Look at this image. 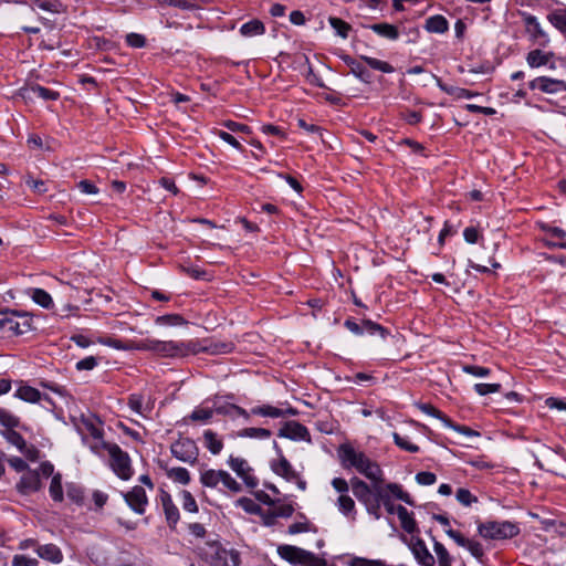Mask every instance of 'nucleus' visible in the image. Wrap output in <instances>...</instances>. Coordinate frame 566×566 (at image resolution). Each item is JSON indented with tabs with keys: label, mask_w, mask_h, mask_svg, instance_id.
<instances>
[{
	"label": "nucleus",
	"mask_w": 566,
	"mask_h": 566,
	"mask_svg": "<svg viewBox=\"0 0 566 566\" xmlns=\"http://www.w3.org/2000/svg\"><path fill=\"white\" fill-rule=\"evenodd\" d=\"M531 90H538L546 94H558L566 92V81L538 76L528 83Z\"/></svg>",
	"instance_id": "nucleus-13"
},
{
	"label": "nucleus",
	"mask_w": 566,
	"mask_h": 566,
	"mask_svg": "<svg viewBox=\"0 0 566 566\" xmlns=\"http://www.w3.org/2000/svg\"><path fill=\"white\" fill-rule=\"evenodd\" d=\"M49 492L54 501L61 502L63 500V490L60 474L53 475Z\"/></svg>",
	"instance_id": "nucleus-54"
},
{
	"label": "nucleus",
	"mask_w": 566,
	"mask_h": 566,
	"mask_svg": "<svg viewBox=\"0 0 566 566\" xmlns=\"http://www.w3.org/2000/svg\"><path fill=\"white\" fill-rule=\"evenodd\" d=\"M458 502L464 506H470L472 503L478 502V497L473 495L468 489L460 488L455 493Z\"/></svg>",
	"instance_id": "nucleus-59"
},
{
	"label": "nucleus",
	"mask_w": 566,
	"mask_h": 566,
	"mask_svg": "<svg viewBox=\"0 0 566 566\" xmlns=\"http://www.w3.org/2000/svg\"><path fill=\"white\" fill-rule=\"evenodd\" d=\"M14 397L30 403H36L42 399V395L36 388L23 382H20Z\"/></svg>",
	"instance_id": "nucleus-24"
},
{
	"label": "nucleus",
	"mask_w": 566,
	"mask_h": 566,
	"mask_svg": "<svg viewBox=\"0 0 566 566\" xmlns=\"http://www.w3.org/2000/svg\"><path fill=\"white\" fill-rule=\"evenodd\" d=\"M375 497L377 499V501H379L380 505L385 506L386 511L389 514L396 513L397 506H395L394 503L391 502V496L389 495V493L382 489V484L380 485V488L375 489Z\"/></svg>",
	"instance_id": "nucleus-41"
},
{
	"label": "nucleus",
	"mask_w": 566,
	"mask_h": 566,
	"mask_svg": "<svg viewBox=\"0 0 566 566\" xmlns=\"http://www.w3.org/2000/svg\"><path fill=\"white\" fill-rule=\"evenodd\" d=\"M38 560L24 555H15L12 559V566H36Z\"/></svg>",
	"instance_id": "nucleus-64"
},
{
	"label": "nucleus",
	"mask_w": 566,
	"mask_h": 566,
	"mask_svg": "<svg viewBox=\"0 0 566 566\" xmlns=\"http://www.w3.org/2000/svg\"><path fill=\"white\" fill-rule=\"evenodd\" d=\"M370 30H373L376 34H378L381 38L388 39V40H397L399 38V31L397 27L390 23H375L371 25H368Z\"/></svg>",
	"instance_id": "nucleus-32"
},
{
	"label": "nucleus",
	"mask_w": 566,
	"mask_h": 566,
	"mask_svg": "<svg viewBox=\"0 0 566 566\" xmlns=\"http://www.w3.org/2000/svg\"><path fill=\"white\" fill-rule=\"evenodd\" d=\"M361 327H363V334L367 333V334L374 335L376 333H379L382 338H385L386 335L388 334V332L382 326H380L379 324H376L369 319L363 321Z\"/></svg>",
	"instance_id": "nucleus-58"
},
{
	"label": "nucleus",
	"mask_w": 566,
	"mask_h": 566,
	"mask_svg": "<svg viewBox=\"0 0 566 566\" xmlns=\"http://www.w3.org/2000/svg\"><path fill=\"white\" fill-rule=\"evenodd\" d=\"M180 496H181V505L185 511L190 512V513L198 512L197 502L189 491H187V490L181 491Z\"/></svg>",
	"instance_id": "nucleus-55"
},
{
	"label": "nucleus",
	"mask_w": 566,
	"mask_h": 566,
	"mask_svg": "<svg viewBox=\"0 0 566 566\" xmlns=\"http://www.w3.org/2000/svg\"><path fill=\"white\" fill-rule=\"evenodd\" d=\"M396 514L398 515L401 527L403 528L405 532L413 534L418 531V526L412 516V513L408 512V510L405 506L398 505L396 509Z\"/></svg>",
	"instance_id": "nucleus-26"
},
{
	"label": "nucleus",
	"mask_w": 566,
	"mask_h": 566,
	"mask_svg": "<svg viewBox=\"0 0 566 566\" xmlns=\"http://www.w3.org/2000/svg\"><path fill=\"white\" fill-rule=\"evenodd\" d=\"M212 407H213L214 413H218V415L229 416L232 418L240 416V417H243L245 420H249V418H250V413L247 410H244L243 408H241L237 405L230 403V402L222 401L219 398H216L212 400Z\"/></svg>",
	"instance_id": "nucleus-16"
},
{
	"label": "nucleus",
	"mask_w": 566,
	"mask_h": 566,
	"mask_svg": "<svg viewBox=\"0 0 566 566\" xmlns=\"http://www.w3.org/2000/svg\"><path fill=\"white\" fill-rule=\"evenodd\" d=\"M29 296L43 308L53 307V300L51 295L43 289L33 287L28 291Z\"/></svg>",
	"instance_id": "nucleus-34"
},
{
	"label": "nucleus",
	"mask_w": 566,
	"mask_h": 566,
	"mask_svg": "<svg viewBox=\"0 0 566 566\" xmlns=\"http://www.w3.org/2000/svg\"><path fill=\"white\" fill-rule=\"evenodd\" d=\"M221 470L208 469L201 472L200 482L206 488L216 489L220 484Z\"/></svg>",
	"instance_id": "nucleus-38"
},
{
	"label": "nucleus",
	"mask_w": 566,
	"mask_h": 566,
	"mask_svg": "<svg viewBox=\"0 0 566 566\" xmlns=\"http://www.w3.org/2000/svg\"><path fill=\"white\" fill-rule=\"evenodd\" d=\"M32 319L27 313L11 311L0 317V332L10 335H22L31 329Z\"/></svg>",
	"instance_id": "nucleus-5"
},
{
	"label": "nucleus",
	"mask_w": 566,
	"mask_h": 566,
	"mask_svg": "<svg viewBox=\"0 0 566 566\" xmlns=\"http://www.w3.org/2000/svg\"><path fill=\"white\" fill-rule=\"evenodd\" d=\"M98 343L118 350H138L139 346V342L129 340L124 343L120 339L112 337H101L98 338Z\"/></svg>",
	"instance_id": "nucleus-33"
},
{
	"label": "nucleus",
	"mask_w": 566,
	"mask_h": 566,
	"mask_svg": "<svg viewBox=\"0 0 566 566\" xmlns=\"http://www.w3.org/2000/svg\"><path fill=\"white\" fill-rule=\"evenodd\" d=\"M128 407L137 415L147 418L153 410L150 403H144L142 395L133 394L128 397Z\"/></svg>",
	"instance_id": "nucleus-28"
},
{
	"label": "nucleus",
	"mask_w": 566,
	"mask_h": 566,
	"mask_svg": "<svg viewBox=\"0 0 566 566\" xmlns=\"http://www.w3.org/2000/svg\"><path fill=\"white\" fill-rule=\"evenodd\" d=\"M343 61L350 67V72L364 83L370 82V73L368 70L358 61L353 57L346 55L343 57Z\"/></svg>",
	"instance_id": "nucleus-31"
},
{
	"label": "nucleus",
	"mask_w": 566,
	"mask_h": 566,
	"mask_svg": "<svg viewBox=\"0 0 566 566\" xmlns=\"http://www.w3.org/2000/svg\"><path fill=\"white\" fill-rule=\"evenodd\" d=\"M411 551L416 559L423 566H433L434 557L428 551L424 542L420 538L412 539Z\"/></svg>",
	"instance_id": "nucleus-18"
},
{
	"label": "nucleus",
	"mask_w": 566,
	"mask_h": 566,
	"mask_svg": "<svg viewBox=\"0 0 566 566\" xmlns=\"http://www.w3.org/2000/svg\"><path fill=\"white\" fill-rule=\"evenodd\" d=\"M279 436L291 439V440L310 441V432H308L307 428L296 421L286 422L281 428Z\"/></svg>",
	"instance_id": "nucleus-17"
},
{
	"label": "nucleus",
	"mask_w": 566,
	"mask_h": 566,
	"mask_svg": "<svg viewBox=\"0 0 566 566\" xmlns=\"http://www.w3.org/2000/svg\"><path fill=\"white\" fill-rule=\"evenodd\" d=\"M553 57V52H544L539 49H535L527 53L526 62L531 67L536 69L546 65Z\"/></svg>",
	"instance_id": "nucleus-23"
},
{
	"label": "nucleus",
	"mask_w": 566,
	"mask_h": 566,
	"mask_svg": "<svg viewBox=\"0 0 566 566\" xmlns=\"http://www.w3.org/2000/svg\"><path fill=\"white\" fill-rule=\"evenodd\" d=\"M382 489L388 492L391 497L398 499L409 505H413L411 496L402 490L401 485L397 483H382Z\"/></svg>",
	"instance_id": "nucleus-37"
},
{
	"label": "nucleus",
	"mask_w": 566,
	"mask_h": 566,
	"mask_svg": "<svg viewBox=\"0 0 566 566\" xmlns=\"http://www.w3.org/2000/svg\"><path fill=\"white\" fill-rule=\"evenodd\" d=\"M220 484L232 493H239L242 491L241 484L224 470H221Z\"/></svg>",
	"instance_id": "nucleus-51"
},
{
	"label": "nucleus",
	"mask_w": 566,
	"mask_h": 566,
	"mask_svg": "<svg viewBox=\"0 0 566 566\" xmlns=\"http://www.w3.org/2000/svg\"><path fill=\"white\" fill-rule=\"evenodd\" d=\"M251 415L254 416H262V417H270V418H281L284 417L286 413L295 415V411L293 409H289L284 411L283 409L270 406V405H263V406H256L253 407L250 411Z\"/></svg>",
	"instance_id": "nucleus-25"
},
{
	"label": "nucleus",
	"mask_w": 566,
	"mask_h": 566,
	"mask_svg": "<svg viewBox=\"0 0 566 566\" xmlns=\"http://www.w3.org/2000/svg\"><path fill=\"white\" fill-rule=\"evenodd\" d=\"M61 4L57 2H50V1H43V0H33L32 1V9H41L44 11L57 13L60 12Z\"/></svg>",
	"instance_id": "nucleus-61"
},
{
	"label": "nucleus",
	"mask_w": 566,
	"mask_h": 566,
	"mask_svg": "<svg viewBox=\"0 0 566 566\" xmlns=\"http://www.w3.org/2000/svg\"><path fill=\"white\" fill-rule=\"evenodd\" d=\"M128 506L137 514H144L148 504V499L144 488L136 485L129 492L124 494Z\"/></svg>",
	"instance_id": "nucleus-14"
},
{
	"label": "nucleus",
	"mask_w": 566,
	"mask_h": 566,
	"mask_svg": "<svg viewBox=\"0 0 566 566\" xmlns=\"http://www.w3.org/2000/svg\"><path fill=\"white\" fill-rule=\"evenodd\" d=\"M384 481L371 482V484L366 483L361 479L354 476L350 479V489L355 497L361 503L365 504L375 496V489L380 488Z\"/></svg>",
	"instance_id": "nucleus-12"
},
{
	"label": "nucleus",
	"mask_w": 566,
	"mask_h": 566,
	"mask_svg": "<svg viewBox=\"0 0 566 566\" xmlns=\"http://www.w3.org/2000/svg\"><path fill=\"white\" fill-rule=\"evenodd\" d=\"M167 475L170 480L182 485L190 482V473L186 468H172L168 470Z\"/></svg>",
	"instance_id": "nucleus-46"
},
{
	"label": "nucleus",
	"mask_w": 566,
	"mask_h": 566,
	"mask_svg": "<svg viewBox=\"0 0 566 566\" xmlns=\"http://www.w3.org/2000/svg\"><path fill=\"white\" fill-rule=\"evenodd\" d=\"M60 94L50 88L43 87L41 85H32L29 88L24 90L23 97L33 99V98H42L44 101H55L57 99Z\"/></svg>",
	"instance_id": "nucleus-20"
},
{
	"label": "nucleus",
	"mask_w": 566,
	"mask_h": 566,
	"mask_svg": "<svg viewBox=\"0 0 566 566\" xmlns=\"http://www.w3.org/2000/svg\"><path fill=\"white\" fill-rule=\"evenodd\" d=\"M85 446H87L92 452H94L97 455H102V452L106 450L108 452V447H113L114 443H107L103 440V432L99 434L98 438H91L87 439V442H83Z\"/></svg>",
	"instance_id": "nucleus-44"
},
{
	"label": "nucleus",
	"mask_w": 566,
	"mask_h": 566,
	"mask_svg": "<svg viewBox=\"0 0 566 566\" xmlns=\"http://www.w3.org/2000/svg\"><path fill=\"white\" fill-rule=\"evenodd\" d=\"M196 344L192 342L158 340L146 338L139 342L138 350H150L161 357H184L196 353Z\"/></svg>",
	"instance_id": "nucleus-2"
},
{
	"label": "nucleus",
	"mask_w": 566,
	"mask_h": 566,
	"mask_svg": "<svg viewBox=\"0 0 566 566\" xmlns=\"http://www.w3.org/2000/svg\"><path fill=\"white\" fill-rule=\"evenodd\" d=\"M228 465L232 471L237 473L239 478L243 480L248 488L253 489L259 484L258 479L253 474L252 468L249 465L245 459L230 455Z\"/></svg>",
	"instance_id": "nucleus-10"
},
{
	"label": "nucleus",
	"mask_w": 566,
	"mask_h": 566,
	"mask_svg": "<svg viewBox=\"0 0 566 566\" xmlns=\"http://www.w3.org/2000/svg\"><path fill=\"white\" fill-rule=\"evenodd\" d=\"M418 408L423 413H426L428 416H431V417H434V418H438L439 420H441L444 423V426H451V420L444 413H442L439 409L433 407L432 405H430V403H420V405H418Z\"/></svg>",
	"instance_id": "nucleus-49"
},
{
	"label": "nucleus",
	"mask_w": 566,
	"mask_h": 566,
	"mask_svg": "<svg viewBox=\"0 0 566 566\" xmlns=\"http://www.w3.org/2000/svg\"><path fill=\"white\" fill-rule=\"evenodd\" d=\"M440 87L446 93H448L449 95H453L457 98H472V97L479 95V93H476V92H472V91H469V90L462 88V87H447V86H442V85H440Z\"/></svg>",
	"instance_id": "nucleus-56"
},
{
	"label": "nucleus",
	"mask_w": 566,
	"mask_h": 566,
	"mask_svg": "<svg viewBox=\"0 0 566 566\" xmlns=\"http://www.w3.org/2000/svg\"><path fill=\"white\" fill-rule=\"evenodd\" d=\"M2 437L12 446H14L22 454H24L28 459L34 460L36 458V449L34 447H29L23 437L17 432L14 429L12 430H3Z\"/></svg>",
	"instance_id": "nucleus-15"
},
{
	"label": "nucleus",
	"mask_w": 566,
	"mask_h": 566,
	"mask_svg": "<svg viewBox=\"0 0 566 566\" xmlns=\"http://www.w3.org/2000/svg\"><path fill=\"white\" fill-rule=\"evenodd\" d=\"M474 390L480 396L499 392L501 390L500 384H475Z\"/></svg>",
	"instance_id": "nucleus-62"
},
{
	"label": "nucleus",
	"mask_w": 566,
	"mask_h": 566,
	"mask_svg": "<svg viewBox=\"0 0 566 566\" xmlns=\"http://www.w3.org/2000/svg\"><path fill=\"white\" fill-rule=\"evenodd\" d=\"M547 20L566 36V9H559L551 12Z\"/></svg>",
	"instance_id": "nucleus-40"
},
{
	"label": "nucleus",
	"mask_w": 566,
	"mask_h": 566,
	"mask_svg": "<svg viewBox=\"0 0 566 566\" xmlns=\"http://www.w3.org/2000/svg\"><path fill=\"white\" fill-rule=\"evenodd\" d=\"M328 22L338 36H340L343 39L348 38V33L352 30L350 24H348L346 21L342 20L340 18H336V17H329Z\"/></svg>",
	"instance_id": "nucleus-42"
},
{
	"label": "nucleus",
	"mask_w": 566,
	"mask_h": 566,
	"mask_svg": "<svg viewBox=\"0 0 566 566\" xmlns=\"http://www.w3.org/2000/svg\"><path fill=\"white\" fill-rule=\"evenodd\" d=\"M463 371L474 377H486L491 373L489 368L476 365H465L463 366Z\"/></svg>",
	"instance_id": "nucleus-63"
},
{
	"label": "nucleus",
	"mask_w": 566,
	"mask_h": 566,
	"mask_svg": "<svg viewBox=\"0 0 566 566\" xmlns=\"http://www.w3.org/2000/svg\"><path fill=\"white\" fill-rule=\"evenodd\" d=\"M523 22L525 24L526 33L530 40L539 46H546L549 43L548 34L543 30L536 17L523 13Z\"/></svg>",
	"instance_id": "nucleus-11"
},
{
	"label": "nucleus",
	"mask_w": 566,
	"mask_h": 566,
	"mask_svg": "<svg viewBox=\"0 0 566 566\" xmlns=\"http://www.w3.org/2000/svg\"><path fill=\"white\" fill-rule=\"evenodd\" d=\"M157 325H182L186 323L184 317L179 314H167L158 316L155 319Z\"/></svg>",
	"instance_id": "nucleus-57"
},
{
	"label": "nucleus",
	"mask_w": 566,
	"mask_h": 566,
	"mask_svg": "<svg viewBox=\"0 0 566 566\" xmlns=\"http://www.w3.org/2000/svg\"><path fill=\"white\" fill-rule=\"evenodd\" d=\"M205 447L214 455L219 454L223 449V442L212 430L203 432Z\"/></svg>",
	"instance_id": "nucleus-35"
},
{
	"label": "nucleus",
	"mask_w": 566,
	"mask_h": 566,
	"mask_svg": "<svg viewBox=\"0 0 566 566\" xmlns=\"http://www.w3.org/2000/svg\"><path fill=\"white\" fill-rule=\"evenodd\" d=\"M41 486L40 475L35 471H27L18 484V489L23 494L38 491Z\"/></svg>",
	"instance_id": "nucleus-19"
},
{
	"label": "nucleus",
	"mask_w": 566,
	"mask_h": 566,
	"mask_svg": "<svg viewBox=\"0 0 566 566\" xmlns=\"http://www.w3.org/2000/svg\"><path fill=\"white\" fill-rule=\"evenodd\" d=\"M241 438H251V439H260L265 440L271 437V431L264 428H245L242 429L239 433Z\"/></svg>",
	"instance_id": "nucleus-43"
},
{
	"label": "nucleus",
	"mask_w": 566,
	"mask_h": 566,
	"mask_svg": "<svg viewBox=\"0 0 566 566\" xmlns=\"http://www.w3.org/2000/svg\"><path fill=\"white\" fill-rule=\"evenodd\" d=\"M207 558L211 566H238L240 564L237 552L228 551L217 544L211 545V554Z\"/></svg>",
	"instance_id": "nucleus-9"
},
{
	"label": "nucleus",
	"mask_w": 566,
	"mask_h": 566,
	"mask_svg": "<svg viewBox=\"0 0 566 566\" xmlns=\"http://www.w3.org/2000/svg\"><path fill=\"white\" fill-rule=\"evenodd\" d=\"M85 446H87L92 452H94L97 455H102V452L106 450L108 452V447H113L114 443H107L103 440V432L99 434L98 438H91L87 439V442H83Z\"/></svg>",
	"instance_id": "nucleus-45"
},
{
	"label": "nucleus",
	"mask_w": 566,
	"mask_h": 566,
	"mask_svg": "<svg viewBox=\"0 0 566 566\" xmlns=\"http://www.w3.org/2000/svg\"><path fill=\"white\" fill-rule=\"evenodd\" d=\"M265 32V27L262 21L254 19L251 20L240 28V33L243 36L251 38L255 35H262Z\"/></svg>",
	"instance_id": "nucleus-36"
},
{
	"label": "nucleus",
	"mask_w": 566,
	"mask_h": 566,
	"mask_svg": "<svg viewBox=\"0 0 566 566\" xmlns=\"http://www.w3.org/2000/svg\"><path fill=\"white\" fill-rule=\"evenodd\" d=\"M0 423L6 428V430H12L21 427L20 419L3 408H0Z\"/></svg>",
	"instance_id": "nucleus-47"
},
{
	"label": "nucleus",
	"mask_w": 566,
	"mask_h": 566,
	"mask_svg": "<svg viewBox=\"0 0 566 566\" xmlns=\"http://www.w3.org/2000/svg\"><path fill=\"white\" fill-rule=\"evenodd\" d=\"M109 464L114 473L122 480H129L133 476V468L128 453L124 452L119 446L108 447Z\"/></svg>",
	"instance_id": "nucleus-6"
},
{
	"label": "nucleus",
	"mask_w": 566,
	"mask_h": 566,
	"mask_svg": "<svg viewBox=\"0 0 566 566\" xmlns=\"http://www.w3.org/2000/svg\"><path fill=\"white\" fill-rule=\"evenodd\" d=\"M336 506L345 516L352 515V518H355V501L348 494L339 495L336 501Z\"/></svg>",
	"instance_id": "nucleus-39"
},
{
	"label": "nucleus",
	"mask_w": 566,
	"mask_h": 566,
	"mask_svg": "<svg viewBox=\"0 0 566 566\" xmlns=\"http://www.w3.org/2000/svg\"><path fill=\"white\" fill-rule=\"evenodd\" d=\"M360 59L365 61L371 69L384 72V73H392L395 71L394 66L390 65L388 62L361 55Z\"/></svg>",
	"instance_id": "nucleus-48"
},
{
	"label": "nucleus",
	"mask_w": 566,
	"mask_h": 566,
	"mask_svg": "<svg viewBox=\"0 0 566 566\" xmlns=\"http://www.w3.org/2000/svg\"><path fill=\"white\" fill-rule=\"evenodd\" d=\"M433 551L437 555L439 566H451L452 557L440 542L434 541Z\"/></svg>",
	"instance_id": "nucleus-50"
},
{
	"label": "nucleus",
	"mask_w": 566,
	"mask_h": 566,
	"mask_svg": "<svg viewBox=\"0 0 566 566\" xmlns=\"http://www.w3.org/2000/svg\"><path fill=\"white\" fill-rule=\"evenodd\" d=\"M395 443L401 448L402 450H406L408 452H418L419 447L417 444L411 443L407 438L401 437L399 433L394 432L392 434Z\"/></svg>",
	"instance_id": "nucleus-60"
},
{
	"label": "nucleus",
	"mask_w": 566,
	"mask_h": 566,
	"mask_svg": "<svg viewBox=\"0 0 566 566\" xmlns=\"http://www.w3.org/2000/svg\"><path fill=\"white\" fill-rule=\"evenodd\" d=\"M213 407L198 406L188 416V420L192 422H199L202 424L209 423L213 417Z\"/></svg>",
	"instance_id": "nucleus-30"
},
{
	"label": "nucleus",
	"mask_w": 566,
	"mask_h": 566,
	"mask_svg": "<svg viewBox=\"0 0 566 566\" xmlns=\"http://www.w3.org/2000/svg\"><path fill=\"white\" fill-rule=\"evenodd\" d=\"M161 503L166 520L170 526H175L179 521V511L174 504L171 496L167 493L161 495Z\"/></svg>",
	"instance_id": "nucleus-27"
},
{
	"label": "nucleus",
	"mask_w": 566,
	"mask_h": 566,
	"mask_svg": "<svg viewBox=\"0 0 566 566\" xmlns=\"http://www.w3.org/2000/svg\"><path fill=\"white\" fill-rule=\"evenodd\" d=\"M272 470L275 474L284 478L286 481H294L298 479V473L284 457H281L276 463L272 464Z\"/></svg>",
	"instance_id": "nucleus-22"
},
{
	"label": "nucleus",
	"mask_w": 566,
	"mask_h": 566,
	"mask_svg": "<svg viewBox=\"0 0 566 566\" xmlns=\"http://www.w3.org/2000/svg\"><path fill=\"white\" fill-rule=\"evenodd\" d=\"M279 556L295 566H325V560L314 553L293 545L277 546Z\"/></svg>",
	"instance_id": "nucleus-3"
},
{
	"label": "nucleus",
	"mask_w": 566,
	"mask_h": 566,
	"mask_svg": "<svg viewBox=\"0 0 566 566\" xmlns=\"http://www.w3.org/2000/svg\"><path fill=\"white\" fill-rule=\"evenodd\" d=\"M35 552L42 559L54 564H60L63 560L61 549L54 544L38 545Z\"/></svg>",
	"instance_id": "nucleus-21"
},
{
	"label": "nucleus",
	"mask_w": 566,
	"mask_h": 566,
	"mask_svg": "<svg viewBox=\"0 0 566 566\" xmlns=\"http://www.w3.org/2000/svg\"><path fill=\"white\" fill-rule=\"evenodd\" d=\"M338 457L345 469H355L371 482L384 481V472L379 464L353 446L342 444L338 448Z\"/></svg>",
	"instance_id": "nucleus-1"
},
{
	"label": "nucleus",
	"mask_w": 566,
	"mask_h": 566,
	"mask_svg": "<svg viewBox=\"0 0 566 566\" xmlns=\"http://www.w3.org/2000/svg\"><path fill=\"white\" fill-rule=\"evenodd\" d=\"M478 532L485 539H507L516 536L520 533V527L510 521H490L480 523Z\"/></svg>",
	"instance_id": "nucleus-4"
},
{
	"label": "nucleus",
	"mask_w": 566,
	"mask_h": 566,
	"mask_svg": "<svg viewBox=\"0 0 566 566\" xmlns=\"http://www.w3.org/2000/svg\"><path fill=\"white\" fill-rule=\"evenodd\" d=\"M424 29L431 33H444L449 29V22L443 15L436 14L426 20Z\"/></svg>",
	"instance_id": "nucleus-29"
},
{
	"label": "nucleus",
	"mask_w": 566,
	"mask_h": 566,
	"mask_svg": "<svg viewBox=\"0 0 566 566\" xmlns=\"http://www.w3.org/2000/svg\"><path fill=\"white\" fill-rule=\"evenodd\" d=\"M220 484L232 493H239L242 491L241 484L224 470H221Z\"/></svg>",
	"instance_id": "nucleus-52"
},
{
	"label": "nucleus",
	"mask_w": 566,
	"mask_h": 566,
	"mask_svg": "<svg viewBox=\"0 0 566 566\" xmlns=\"http://www.w3.org/2000/svg\"><path fill=\"white\" fill-rule=\"evenodd\" d=\"M74 426L83 442H87L91 438H98L103 431L101 422L93 416H81L74 421Z\"/></svg>",
	"instance_id": "nucleus-8"
},
{
	"label": "nucleus",
	"mask_w": 566,
	"mask_h": 566,
	"mask_svg": "<svg viewBox=\"0 0 566 566\" xmlns=\"http://www.w3.org/2000/svg\"><path fill=\"white\" fill-rule=\"evenodd\" d=\"M171 454L179 461L193 464L199 455L196 442L190 438H181L170 447Z\"/></svg>",
	"instance_id": "nucleus-7"
},
{
	"label": "nucleus",
	"mask_w": 566,
	"mask_h": 566,
	"mask_svg": "<svg viewBox=\"0 0 566 566\" xmlns=\"http://www.w3.org/2000/svg\"><path fill=\"white\" fill-rule=\"evenodd\" d=\"M235 505L243 509L247 513H250V514H261V512H262L261 506L249 497L238 499L235 501Z\"/></svg>",
	"instance_id": "nucleus-53"
}]
</instances>
